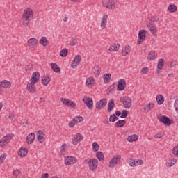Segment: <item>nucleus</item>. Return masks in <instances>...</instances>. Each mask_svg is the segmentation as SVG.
Masks as SVG:
<instances>
[{
	"instance_id": "nucleus-26",
	"label": "nucleus",
	"mask_w": 178,
	"mask_h": 178,
	"mask_svg": "<svg viewBox=\"0 0 178 178\" xmlns=\"http://www.w3.org/2000/svg\"><path fill=\"white\" fill-rule=\"evenodd\" d=\"M114 108H115V100L113 99H111L108 104V108H107L108 112H112Z\"/></svg>"
},
{
	"instance_id": "nucleus-3",
	"label": "nucleus",
	"mask_w": 178,
	"mask_h": 178,
	"mask_svg": "<svg viewBox=\"0 0 178 178\" xmlns=\"http://www.w3.org/2000/svg\"><path fill=\"white\" fill-rule=\"evenodd\" d=\"M88 165L91 172H95L98 169V160L97 159H91L88 161Z\"/></svg>"
},
{
	"instance_id": "nucleus-7",
	"label": "nucleus",
	"mask_w": 178,
	"mask_h": 178,
	"mask_svg": "<svg viewBox=\"0 0 178 178\" xmlns=\"http://www.w3.org/2000/svg\"><path fill=\"white\" fill-rule=\"evenodd\" d=\"M65 164L67 165V166H70V165H74V163H77V158L72 156H69L67 157H65Z\"/></svg>"
},
{
	"instance_id": "nucleus-46",
	"label": "nucleus",
	"mask_w": 178,
	"mask_h": 178,
	"mask_svg": "<svg viewBox=\"0 0 178 178\" xmlns=\"http://www.w3.org/2000/svg\"><path fill=\"white\" fill-rule=\"evenodd\" d=\"M13 177L15 178L20 177L22 176V173L19 170H15L13 172Z\"/></svg>"
},
{
	"instance_id": "nucleus-63",
	"label": "nucleus",
	"mask_w": 178,
	"mask_h": 178,
	"mask_svg": "<svg viewBox=\"0 0 178 178\" xmlns=\"http://www.w3.org/2000/svg\"><path fill=\"white\" fill-rule=\"evenodd\" d=\"M44 101H45V99L44 97L40 98V102H44Z\"/></svg>"
},
{
	"instance_id": "nucleus-44",
	"label": "nucleus",
	"mask_w": 178,
	"mask_h": 178,
	"mask_svg": "<svg viewBox=\"0 0 178 178\" xmlns=\"http://www.w3.org/2000/svg\"><path fill=\"white\" fill-rule=\"evenodd\" d=\"M74 121V123L77 124V123H80V122H83L84 120V118L81 116H76L73 120Z\"/></svg>"
},
{
	"instance_id": "nucleus-19",
	"label": "nucleus",
	"mask_w": 178,
	"mask_h": 178,
	"mask_svg": "<svg viewBox=\"0 0 178 178\" xmlns=\"http://www.w3.org/2000/svg\"><path fill=\"white\" fill-rule=\"evenodd\" d=\"M51 83V76L49 75L46 74L42 78V84L47 87Z\"/></svg>"
},
{
	"instance_id": "nucleus-61",
	"label": "nucleus",
	"mask_w": 178,
	"mask_h": 178,
	"mask_svg": "<svg viewBox=\"0 0 178 178\" xmlns=\"http://www.w3.org/2000/svg\"><path fill=\"white\" fill-rule=\"evenodd\" d=\"M68 19H69V17H67V16H65L63 18V22H67Z\"/></svg>"
},
{
	"instance_id": "nucleus-40",
	"label": "nucleus",
	"mask_w": 178,
	"mask_h": 178,
	"mask_svg": "<svg viewBox=\"0 0 178 178\" xmlns=\"http://www.w3.org/2000/svg\"><path fill=\"white\" fill-rule=\"evenodd\" d=\"M96 157L100 162H104V153L102 152H97L96 153Z\"/></svg>"
},
{
	"instance_id": "nucleus-36",
	"label": "nucleus",
	"mask_w": 178,
	"mask_h": 178,
	"mask_svg": "<svg viewBox=\"0 0 178 178\" xmlns=\"http://www.w3.org/2000/svg\"><path fill=\"white\" fill-rule=\"evenodd\" d=\"M51 67L55 73H59V72H60V67H59V65L55 63L51 64Z\"/></svg>"
},
{
	"instance_id": "nucleus-6",
	"label": "nucleus",
	"mask_w": 178,
	"mask_h": 178,
	"mask_svg": "<svg viewBox=\"0 0 178 178\" xmlns=\"http://www.w3.org/2000/svg\"><path fill=\"white\" fill-rule=\"evenodd\" d=\"M13 138V134H9V135L4 136L0 140V147H6V145H8V144H9V141H10V140H12Z\"/></svg>"
},
{
	"instance_id": "nucleus-52",
	"label": "nucleus",
	"mask_w": 178,
	"mask_h": 178,
	"mask_svg": "<svg viewBox=\"0 0 178 178\" xmlns=\"http://www.w3.org/2000/svg\"><path fill=\"white\" fill-rule=\"evenodd\" d=\"M5 159H6V154L4 153L0 156V165H1V163H3Z\"/></svg>"
},
{
	"instance_id": "nucleus-53",
	"label": "nucleus",
	"mask_w": 178,
	"mask_h": 178,
	"mask_svg": "<svg viewBox=\"0 0 178 178\" xmlns=\"http://www.w3.org/2000/svg\"><path fill=\"white\" fill-rule=\"evenodd\" d=\"M172 154L173 155H176L177 156H178V145L177 146H175L172 149Z\"/></svg>"
},
{
	"instance_id": "nucleus-59",
	"label": "nucleus",
	"mask_w": 178,
	"mask_h": 178,
	"mask_svg": "<svg viewBox=\"0 0 178 178\" xmlns=\"http://www.w3.org/2000/svg\"><path fill=\"white\" fill-rule=\"evenodd\" d=\"M115 115L116 116H120V115H122V112L119 111H117L115 112Z\"/></svg>"
},
{
	"instance_id": "nucleus-41",
	"label": "nucleus",
	"mask_w": 178,
	"mask_h": 178,
	"mask_svg": "<svg viewBox=\"0 0 178 178\" xmlns=\"http://www.w3.org/2000/svg\"><path fill=\"white\" fill-rule=\"evenodd\" d=\"M168 9L169 12L173 13V12H176L177 10V6L176 5L171 4L168 6Z\"/></svg>"
},
{
	"instance_id": "nucleus-43",
	"label": "nucleus",
	"mask_w": 178,
	"mask_h": 178,
	"mask_svg": "<svg viewBox=\"0 0 178 178\" xmlns=\"http://www.w3.org/2000/svg\"><path fill=\"white\" fill-rule=\"evenodd\" d=\"M93 73L95 77H98V76H99V74H101V68L99 67H96L93 70Z\"/></svg>"
},
{
	"instance_id": "nucleus-4",
	"label": "nucleus",
	"mask_w": 178,
	"mask_h": 178,
	"mask_svg": "<svg viewBox=\"0 0 178 178\" xmlns=\"http://www.w3.org/2000/svg\"><path fill=\"white\" fill-rule=\"evenodd\" d=\"M120 102L124 105V108H127V109H130V108H131L132 104L130 97L127 96L120 97Z\"/></svg>"
},
{
	"instance_id": "nucleus-51",
	"label": "nucleus",
	"mask_w": 178,
	"mask_h": 178,
	"mask_svg": "<svg viewBox=\"0 0 178 178\" xmlns=\"http://www.w3.org/2000/svg\"><path fill=\"white\" fill-rule=\"evenodd\" d=\"M149 70V69L148 68V67H144L141 70V73H142V74H148Z\"/></svg>"
},
{
	"instance_id": "nucleus-30",
	"label": "nucleus",
	"mask_w": 178,
	"mask_h": 178,
	"mask_svg": "<svg viewBox=\"0 0 178 178\" xmlns=\"http://www.w3.org/2000/svg\"><path fill=\"white\" fill-rule=\"evenodd\" d=\"M95 84V79L92 77H89L86 79V87H90V86H94Z\"/></svg>"
},
{
	"instance_id": "nucleus-31",
	"label": "nucleus",
	"mask_w": 178,
	"mask_h": 178,
	"mask_svg": "<svg viewBox=\"0 0 178 178\" xmlns=\"http://www.w3.org/2000/svg\"><path fill=\"white\" fill-rule=\"evenodd\" d=\"M39 43L42 45V47H47L49 42H48V39L45 36H42L40 40H39Z\"/></svg>"
},
{
	"instance_id": "nucleus-12",
	"label": "nucleus",
	"mask_w": 178,
	"mask_h": 178,
	"mask_svg": "<svg viewBox=\"0 0 178 178\" xmlns=\"http://www.w3.org/2000/svg\"><path fill=\"white\" fill-rule=\"evenodd\" d=\"M106 104H108L106 99H102L96 103V109L101 110L102 108H105V106H106Z\"/></svg>"
},
{
	"instance_id": "nucleus-64",
	"label": "nucleus",
	"mask_w": 178,
	"mask_h": 178,
	"mask_svg": "<svg viewBox=\"0 0 178 178\" xmlns=\"http://www.w3.org/2000/svg\"><path fill=\"white\" fill-rule=\"evenodd\" d=\"M108 123H109V120H108V119L105 120L104 124H108Z\"/></svg>"
},
{
	"instance_id": "nucleus-21",
	"label": "nucleus",
	"mask_w": 178,
	"mask_h": 178,
	"mask_svg": "<svg viewBox=\"0 0 178 178\" xmlns=\"http://www.w3.org/2000/svg\"><path fill=\"white\" fill-rule=\"evenodd\" d=\"M12 83L8 80H3L0 82V86L1 88H10Z\"/></svg>"
},
{
	"instance_id": "nucleus-38",
	"label": "nucleus",
	"mask_w": 178,
	"mask_h": 178,
	"mask_svg": "<svg viewBox=\"0 0 178 178\" xmlns=\"http://www.w3.org/2000/svg\"><path fill=\"white\" fill-rule=\"evenodd\" d=\"M156 99L158 105H162V104H163V102H165V100L163 99V95H156Z\"/></svg>"
},
{
	"instance_id": "nucleus-17",
	"label": "nucleus",
	"mask_w": 178,
	"mask_h": 178,
	"mask_svg": "<svg viewBox=\"0 0 178 178\" xmlns=\"http://www.w3.org/2000/svg\"><path fill=\"white\" fill-rule=\"evenodd\" d=\"M117 87L118 91H123L126 88V81L124 79H120Z\"/></svg>"
},
{
	"instance_id": "nucleus-28",
	"label": "nucleus",
	"mask_w": 178,
	"mask_h": 178,
	"mask_svg": "<svg viewBox=\"0 0 178 178\" xmlns=\"http://www.w3.org/2000/svg\"><path fill=\"white\" fill-rule=\"evenodd\" d=\"M35 138V134L31 133L29 134L26 137V143L27 144H31Z\"/></svg>"
},
{
	"instance_id": "nucleus-1",
	"label": "nucleus",
	"mask_w": 178,
	"mask_h": 178,
	"mask_svg": "<svg viewBox=\"0 0 178 178\" xmlns=\"http://www.w3.org/2000/svg\"><path fill=\"white\" fill-rule=\"evenodd\" d=\"M33 19H34V12L33 9L30 7L24 9L22 13L23 26L28 27L29 22H31Z\"/></svg>"
},
{
	"instance_id": "nucleus-8",
	"label": "nucleus",
	"mask_w": 178,
	"mask_h": 178,
	"mask_svg": "<svg viewBox=\"0 0 178 178\" xmlns=\"http://www.w3.org/2000/svg\"><path fill=\"white\" fill-rule=\"evenodd\" d=\"M159 120L161 123H163L165 126H170V124H172V122H173V120H172L170 118H169V117L166 115L160 116L159 118Z\"/></svg>"
},
{
	"instance_id": "nucleus-29",
	"label": "nucleus",
	"mask_w": 178,
	"mask_h": 178,
	"mask_svg": "<svg viewBox=\"0 0 178 178\" xmlns=\"http://www.w3.org/2000/svg\"><path fill=\"white\" fill-rule=\"evenodd\" d=\"M137 140H138V135L137 134L129 136L127 138V141L129 143H134V141H137Z\"/></svg>"
},
{
	"instance_id": "nucleus-49",
	"label": "nucleus",
	"mask_w": 178,
	"mask_h": 178,
	"mask_svg": "<svg viewBox=\"0 0 178 178\" xmlns=\"http://www.w3.org/2000/svg\"><path fill=\"white\" fill-rule=\"evenodd\" d=\"M92 149L95 152H97L99 149V145L97 142L92 143Z\"/></svg>"
},
{
	"instance_id": "nucleus-23",
	"label": "nucleus",
	"mask_w": 178,
	"mask_h": 178,
	"mask_svg": "<svg viewBox=\"0 0 178 178\" xmlns=\"http://www.w3.org/2000/svg\"><path fill=\"white\" fill-rule=\"evenodd\" d=\"M108 23V15H103V17L101 20V29L104 30L106 27V24Z\"/></svg>"
},
{
	"instance_id": "nucleus-55",
	"label": "nucleus",
	"mask_w": 178,
	"mask_h": 178,
	"mask_svg": "<svg viewBox=\"0 0 178 178\" xmlns=\"http://www.w3.org/2000/svg\"><path fill=\"white\" fill-rule=\"evenodd\" d=\"M76 44L77 40L76 39H72L70 42V45H71V47H74V45H76Z\"/></svg>"
},
{
	"instance_id": "nucleus-11",
	"label": "nucleus",
	"mask_w": 178,
	"mask_h": 178,
	"mask_svg": "<svg viewBox=\"0 0 178 178\" xmlns=\"http://www.w3.org/2000/svg\"><path fill=\"white\" fill-rule=\"evenodd\" d=\"M82 140H84V136L81 134H77L73 137L72 144L73 145H77Z\"/></svg>"
},
{
	"instance_id": "nucleus-32",
	"label": "nucleus",
	"mask_w": 178,
	"mask_h": 178,
	"mask_svg": "<svg viewBox=\"0 0 178 178\" xmlns=\"http://www.w3.org/2000/svg\"><path fill=\"white\" fill-rule=\"evenodd\" d=\"M67 149V145L66 143L63 144L60 147V156H65Z\"/></svg>"
},
{
	"instance_id": "nucleus-2",
	"label": "nucleus",
	"mask_w": 178,
	"mask_h": 178,
	"mask_svg": "<svg viewBox=\"0 0 178 178\" xmlns=\"http://www.w3.org/2000/svg\"><path fill=\"white\" fill-rule=\"evenodd\" d=\"M154 22H156V17H151L149 22H147V27L149 29L150 33L153 35H156V26H155Z\"/></svg>"
},
{
	"instance_id": "nucleus-50",
	"label": "nucleus",
	"mask_w": 178,
	"mask_h": 178,
	"mask_svg": "<svg viewBox=\"0 0 178 178\" xmlns=\"http://www.w3.org/2000/svg\"><path fill=\"white\" fill-rule=\"evenodd\" d=\"M113 90H115V83H113L108 88V89L106 90V93L111 94V92H112V91H113Z\"/></svg>"
},
{
	"instance_id": "nucleus-22",
	"label": "nucleus",
	"mask_w": 178,
	"mask_h": 178,
	"mask_svg": "<svg viewBox=\"0 0 178 178\" xmlns=\"http://www.w3.org/2000/svg\"><path fill=\"white\" fill-rule=\"evenodd\" d=\"M156 56H158V53L155 51H152L147 55V60H155V59H156Z\"/></svg>"
},
{
	"instance_id": "nucleus-20",
	"label": "nucleus",
	"mask_w": 178,
	"mask_h": 178,
	"mask_svg": "<svg viewBox=\"0 0 178 178\" xmlns=\"http://www.w3.org/2000/svg\"><path fill=\"white\" fill-rule=\"evenodd\" d=\"M40 80V72H33L31 76V81L32 83H35L37 84L38 83V81Z\"/></svg>"
},
{
	"instance_id": "nucleus-47",
	"label": "nucleus",
	"mask_w": 178,
	"mask_h": 178,
	"mask_svg": "<svg viewBox=\"0 0 178 178\" xmlns=\"http://www.w3.org/2000/svg\"><path fill=\"white\" fill-rule=\"evenodd\" d=\"M67 49H63L60 52V56H62V58H65L67 56Z\"/></svg>"
},
{
	"instance_id": "nucleus-13",
	"label": "nucleus",
	"mask_w": 178,
	"mask_h": 178,
	"mask_svg": "<svg viewBox=\"0 0 178 178\" xmlns=\"http://www.w3.org/2000/svg\"><path fill=\"white\" fill-rule=\"evenodd\" d=\"M60 102L66 106H71V108H76V104L69 99L61 98Z\"/></svg>"
},
{
	"instance_id": "nucleus-9",
	"label": "nucleus",
	"mask_w": 178,
	"mask_h": 178,
	"mask_svg": "<svg viewBox=\"0 0 178 178\" xmlns=\"http://www.w3.org/2000/svg\"><path fill=\"white\" fill-rule=\"evenodd\" d=\"M103 6L107 9L113 10V9H115V6H116V4L115 3V0H107L103 3Z\"/></svg>"
},
{
	"instance_id": "nucleus-24",
	"label": "nucleus",
	"mask_w": 178,
	"mask_h": 178,
	"mask_svg": "<svg viewBox=\"0 0 178 178\" xmlns=\"http://www.w3.org/2000/svg\"><path fill=\"white\" fill-rule=\"evenodd\" d=\"M177 163V159H170L168 162H166L165 165L167 168H172V166H175Z\"/></svg>"
},
{
	"instance_id": "nucleus-27",
	"label": "nucleus",
	"mask_w": 178,
	"mask_h": 178,
	"mask_svg": "<svg viewBox=\"0 0 178 178\" xmlns=\"http://www.w3.org/2000/svg\"><path fill=\"white\" fill-rule=\"evenodd\" d=\"M119 48H120V44H113L110 46L108 51H111L112 52H118V51H119Z\"/></svg>"
},
{
	"instance_id": "nucleus-16",
	"label": "nucleus",
	"mask_w": 178,
	"mask_h": 178,
	"mask_svg": "<svg viewBox=\"0 0 178 178\" xmlns=\"http://www.w3.org/2000/svg\"><path fill=\"white\" fill-rule=\"evenodd\" d=\"M38 45V40L35 39V38H30L28 40V47L29 48H35Z\"/></svg>"
},
{
	"instance_id": "nucleus-37",
	"label": "nucleus",
	"mask_w": 178,
	"mask_h": 178,
	"mask_svg": "<svg viewBox=\"0 0 178 178\" xmlns=\"http://www.w3.org/2000/svg\"><path fill=\"white\" fill-rule=\"evenodd\" d=\"M111 78H112V74H104L103 76L104 84H108V83H109V81H111Z\"/></svg>"
},
{
	"instance_id": "nucleus-54",
	"label": "nucleus",
	"mask_w": 178,
	"mask_h": 178,
	"mask_svg": "<svg viewBox=\"0 0 178 178\" xmlns=\"http://www.w3.org/2000/svg\"><path fill=\"white\" fill-rule=\"evenodd\" d=\"M143 163H144V161H143V159H139L135 161V167L140 166V165H143Z\"/></svg>"
},
{
	"instance_id": "nucleus-10",
	"label": "nucleus",
	"mask_w": 178,
	"mask_h": 178,
	"mask_svg": "<svg viewBox=\"0 0 178 178\" xmlns=\"http://www.w3.org/2000/svg\"><path fill=\"white\" fill-rule=\"evenodd\" d=\"M83 102L85 104V105H86L90 111L92 110V108H94V101H92V98L85 97L83 99Z\"/></svg>"
},
{
	"instance_id": "nucleus-35",
	"label": "nucleus",
	"mask_w": 178,
	"mask_h": 178,
	"mask_svg": "<svg viewBox=\"0 0 178 178\" xmlns=\"http://www.w3.org/2000/svg\"><path fill=\"white\" fill-rule=\"evenodd\" d=\"M130 54V46H125L122 48V56H127Z\"/></svg>"
},
{
	"instance_id": "nucleus-39",
	"label": "nucleus",
	"mask_w": 178,
	"mask_h": 178,
	"mask_svg": "<svg viewBox=\"0 0 178 178\" xmlns=\"http://www.w3.org/2000/svg\"><path fill=\"white\" fill-rule=\"evenodd\" d=\"M154 108V103H149L145 105V106L143 108L144 112H149L151 109Z\"/></svg>"
},
{
	"instance_id": "nucleus-56",
	"label": "nucleus",
	"mask_w": 178,
	"mask_h": 178,
	"mask_svg": "<svg viewBox=\"0 0 178 178\" xmlns=\"http://www.w3.org/2000/svg\"><path fill=\"white\" fill-rule=\"evenodd\" d=\"M76 122H74V121L71 120L69 123H68V126L69 127H74V126H76Z\"/></svg>"
},
{
	"instance_id": "nucleus-57",
	"label": "nucleus",
	"mask_w": 178,
	"mask_h": 178,
	"mask_svg": "<svg viewBox=\"0 0 178 178\" xmlns=\"http://www.w3.org/2000/svg\"><path fill=\"white\" fill-rule=\"evenodd\" d=\"M109 122H111V123H113V122H115V117H113V114L110 115Z\"/></svg>"
},
{
	"instance_id": "nucleus-48",
	"label": "nucleus",
	"mask_w": 178,
	"mask_h": 178,
	"mask_svg": "<svg viewBox=\"0 0 178 178\" xmlns=\"http://www.w3.org/2000/svg\"><path fill=\"white\" fill-rule=\"evenodd\" d=\"M129 115V111L123 110L120 115L121 119H126V117Z\"/></svg>"
},
{
	"instance_id": "nucleus-15",
	"label": "nucleus",
	"mask_w": 178,
	"mask_h": 178,
	"mask_svg": "<svg viewBox=\"0 0 178 178\" xmlns=\"http://www.w3.org/2000/svg\"><path fill=\"white\" fill-rule=\"evenodd\" d=\"M80 62H81V56L77 55L73 60L71 66L72 69H74L75 67H77L79 65H80Z\"/></svg>"
},
{
	"instance_id": "nucleus-62",
	"label": "nucleus",
	"mask_w": 178,
	"mask_h": 178,
	"mask_svg": "<svg viewBox=\"0 0 178 178\" xmlns=\"http://www.w3.org/2000/svg\"><path fill=\"white\" fill-rule=\"evenodd\" d=\"M154 138H161V135H159V134L154 135Z\"/></svg>"
},
{
	"instance_id": "nucleus-60",
	"label": "nucleus",
	"mask_w": 178,
	"mask_h": 178,
	"mask_svg": "<svg viewBox=\"0 0 178 178\" xmlns=\"http://www.w3.org/2000/svg\"><path fill=\"white\" fill-rule=\"evenodd\" d=\"M113 116L114 118L115 122H116V120H118V119H119V118H118L115 114H113Z\"/></svg>"
},
{
	"instance_id": "nucleus-5",
	"label": "nucleus",
	"mask_w": 178,
	"mask_h": 178,
	"mask_svg": "<svg viewBox=\"0 0 178 178\" xmlns=\"http://www.w3.org/2000/svg\"><path fill=\"white\" fill-rule=\"evenodd\" d=\"M122 159V156L120 154L115 155L109 162V168H115L120 163V160Z\"/></svg>"
},
{
	"instance_id": "nucleus-14",
	"label": "nucleus",
	"mask_w": 178,
	"mask_h": 178,
	"mask_svg": "<svg viewBox=\"0 0 178 178\" xmlns=\"http://www.w3.org/2000/svg\"><path fill=\"white\" fill-rule=\"evenodd\" d=\"M147 34V30H140L138 33V44L140 45L144 40H145V35Z\"/></svg>"
},
{
	"instance_id": "nucleus-45",
	"label": "nucleus",
	"mask_w": 178,
	"mask_h": 178,
	"mask_svg": "<svg viewBox=\"0 0 178 178\" xmlns=\"http://www.w3.org/2000/svg\"><path fill=\"white\" fill-rule=\"evenodd\" d=\"M128 163L131 168H136V160L130 158L128 161Z\"/></svg>"
},
{
	"instance_id": "nucleus-25",
	"label": "nucleus",
	"mask_w": 178,
	"mask_h": 178,
	"mask_svg": "<svg viewBox=\"0 0 178 178\" xmlns=\"http://www.w3.org/2000/svg\"><path fill=\"white\" fill-rule=\"evenodd\" d=\"M165 66V60L163 58H160L157 63V73H160V70Z\"/></svg>"
},
{
	"instance_id": "nucleus-18",
	"label": "nucleus",
	"mask_w": 178,
	"mask_h": 178,
	"mask_svg": "<svg viewBox=\"0 0 178 178\" xmlns=\"http://www.w3.org/2000/svg\"><path fill=\"white\" fill-rule=\"evenodd\" d=\"M35 83L34 82H30L26 86V90H28L29 92H31V94H34L35 92Z\"/></svg>"
},
{
	"instance_id": "nucleus-34",
	"label": "nucleus",
	"mask_w": 178,
	"mask_h": 178,
	"mask_svg": "<svg viewBox=\"0 0 178 178\" xmlns=\"http://www.w3.org/2000/svg\"><path fill=\"white\" fill-rule=\"evenodd\" d=\"M28 153H29V150L26 148H21L18 152V155L19 156L24 157L26 156V155H27Z\"/></svg>"
},
{
	"instance_id": "nucleus-58",
	"label": "nucleus",
	"mask_w": 178,
	"mask_h": 178,
	"mask_svg": "<svg viewBox=\"0 0 178 178\" xmlns=\"http://www.w3.org/2000/svg\"><path fill=\"white\" fill-rule=\"evenodd\" d=\"M49 174L48 173H44L41 175V178H49Z\"/></svg>"
},
{
	"instance_id": "nucleus-42",
	"label": "nucleus",
	"mask_w": 178,
	"mask_h": 178,
	"mask_svg": "<svg viewBox=\"0 0 178 178\" xmlns=\"http://www.w3.org/2000/svg\"><path fill=\"white\" fill-rule=\"evenodd\" d=\"M124 124H126V120H120L116 122L115 126L117 127H123V126H124Z\"/></svg>"
},
{
	"instance_id": "nucleus-33",
	"label": "nucleus",
	"mask_w": 178,
	"mask_h": 178,
	"mask_svg": "<svg viewBox=\"0 0 178 178\" xmlns=\"http://www.w3.org/2000/svg\"><path fill=\"white\" fill-rule=\"evenodd\" d=\"M45 137V134L42 131L39 130L37 133V139L39 142L42 143V139Z\"/></svg>"
}]
</instances>
